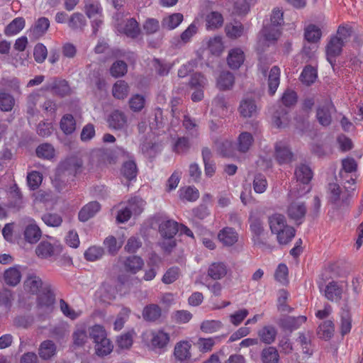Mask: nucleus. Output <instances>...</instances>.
Here are the masks:
<instances>
[{
    "label": "nucleus",
    "mask_w": 363,
    "mask_h": 363,
    "mask_svg": "<svg viewBox=\"0 0 363 363\" xmlns=\"http://www.w3.org/2000/svg\"><path fill=\"white\" fill-rule=\"evenodd\" d=\"M118 292L122 294L121 289L108 282L104 283L98 291L101 301L108 303L116 298Z\"/></svg>",
    "instance_id": "obj_21"
},
{
    "label": "nucleus",
    "mask_w": 363,
    "mask_h": 363,
    "mask_svg": "<svg viewBox=\"0 0 363 363\" xmlns=\"http://www.w3.org/2000/svg\"><path fill=\"white\" fill-rule=\"evenodd\" d=\"M101 209V205L97 201H91L84 205L79 212L78 218L82 222H86L94 217Z\"/></svg>",
    "instance_id": "obj_23"
},
{
    "label": "nucleus",
    "mask_w": 363,
    "mask_h": 363,
    "mask_svg": "<svg viewBox=\"0 0 363 363\" xmlns=\"http://www.w3.org/2000/svg\"><path fill=\"white\" fill-rule=\"evenodd\" d=\"M227 272L226 265L220 262L212 263L208 269V276L214 280L221 279L227 274Z\"/></svg>",
    "instance_id": "obj_31"
},
{
    "label": "nucleus",
    "mask_w": 363,
    "mask_h": 363,
    "mask_svg": "<svg viewBox=\"0 0 363 363\" xmlns=\"http://www.w3.org/2000/svg\"><path fill=\"white\" fill-rule=\"evenodd\" d=\"M206 45L211 54L220 55L224 50V44L222 37L214 36L206 40Z\"/></svg>",
    "instance_id": "obj_43"
},
{
    "label": "nucleus",
    "mask_w": 363,
    "mask_h": 363,
    "mask_svg": "<svg viewBox=\"0 0 363 363\" xmlns=\"http://www.w3.org/2000/svg\"><path fill=\"white\" fill-rule=\"evenodd\" d=\"M62 245L55 238L49 237L42 240L35 248V254L40 259H50L58 256L62 252Z\"/></svg>",
    "instance_id": "obj_7"
},
{
    "label": "nucleus",
    "mask_w": 363,
    "mask_h": 363,
    "mask_svg": "<svg viewBox=\"0 0 363 363\" xmlns=\"http://www.w3.org/2000/svg\"><path fill=\"white\" fill-rule=\"evenodd\" d=\"M245 55L240 48H235L229 50L227 57V63L232 69H238L244 63Z\"/></svg>",
    "instance_id": "obj_18"
},
{
    "label": "nucleus",
    "mask_w": 363,
    "mask_h": 363,
    "mask_svg": "<svg viewBox=\"0 0 363 363\" xmlns=\"http://www.w3.org/2000/svg\"><path fill=\"white\" fill-rule=\"evenodd\" d=\"M36 154L39 157L50 160L55 155V149L50 144H42L36 149Z\"/></svg>",
    "instance_id": "obj_63"
},
{
    "label": "nucleus",
    "mask_w": 363,
    "mask_h": 363,
    "mask_svg": "<svg viewBox=\"0 0 363 363\" xmlns=\"http://www.w3.org/2000/svg\"><path fill=\"white\" fill-rule=\"evenodd\" d=\"M143 340L148 347L157 354H162L167 350L170 340L169 334L162 329L146 331L142 335Z\"/></svg>",
    "instance_id": "obj_5"
},
{
    "label": "nucleus",
    "mask_w": 363,
    "mask_h": 363,
    "mask_svg": "<svg viewBox=\"0 0 363 363\" xmlns=\"http://www.w3.org/2000/svg\"><path fill=\"white\" fill-rule=\"evenodd\" d=\"M128 91V86L127 83L124 81L119 80L114 84L112 93L115 98L123 99L126 97Z\"/></svg>",
    "instance_id": "obj_52"
},
{
    "label": "nucleus",
    "mask_w": 363,
    "mask_h": 363,
    "mask_svg": "<svg viewBox=\"0 0 363 363\" xmlns=\"http://www.w3.org/2000/svg\"><path fill=\"white\" fill-rule=\"evenodd\" d=\"M334 333V324L331 320H326L319 325L318 334L320 337L330 339Z\"/></svg>",
    "instance_id": "obj_55"
},
{
    "label": "nucleus",
    "mask_w": 363,
    "mask_h": 363,
    "mask_svg": "<svg viewBox=\"0 0 363 363\" xmlns=\"http://www.w3.org/2000/svg\"><path fill=\"white\" fill-rule=\"evenodd\" d=\"M55 298L50 289L46 290L38 297V311L40 314H48L54 308Z\"/></svg>",
    "instance_id": "obj_16"
},
{
    "label": "nucleus",
    "mask_w": 363,
    "mask_h": 363,
    "mask_svg": "<svg viewBox=\"0 0 363 363\" xmlns=\"http://www.w3.org/2000/svg\"><path fill=\"white\" fill-rule=\"evenodd\" d=\"M345 190H342L337 184L331 183L328 189V198L330 203L337 208L347 206L348 201L352 196V192L355 190V180L350 177L346 181Z\"/></svg>",
    "instance_id": "obj_3"
},
{
    "label": "nucleus",
    "mask_w": 363,
    "mask_h": 363,
    "mask_svg": "<svg viewBox=\"0 0 363 363\" xmlns=\"http://www.w3.org/2000/svg\"><path fill=\"white\" fill-rule=\"evenodd\" d=\"M135 335L136 333L134 330H130L121 334L116 340L118 347L122 350L130 348L133 343V338Z\"/></svg>",
    "instance_id": "obj_41"
},
{
    "label": "nucleus",
    "mask_w": 363,
    "mask_h": 363,
    "mask_svg": "<svg viewBox=\"0 0 363 363\" xmlns=\"http://www.w3.org/2000/svg\"><path fill=\"white\" fill-rule=\"evenodd\" d=\"M227 102L224 96L218 95L212 101V113L216 116L223 117L227 113Z\"/></svg>",
    "instance_id": "obj_35"
},
{
    "label": "nucleus",
    "mask_w": 363,
    "mask_h": 363,
    "mask_svg": "<svg viewBox=\"0 0 363 363\" xmlns=\"http://www.w3.org/2000/svg\"><path fill=\"white\" fill-rule=\"evenodd\" d=\"M335 37L345 45L351 39H354L356 35L351 26L342 25L339 26Z\"/></svg>",
    "instance_id": "obj_34"
},
{
    "label": "nucleus",
    "mask_w": 363,
    "mask_h": 363,
    "mask_svg": "<svg viewBox=\"0 0 363 363\" xmlns=\"http://www.w3.org/2000/svg\"><path fill=\"white\" fill-rule=\"evenodd\" d=\"M191 342L182 340L176 343L174 348V356L179 363H190L191 360Z\"/></svg>",
    "instance_id": "obj_13"
},
{
    "label": "nucleus",
    "mask_w": 363,
    "mask_h": 363,
    "mask_svg": "<svg viewBox=\"0 0 363 363\" xmlns=\"http://www.w3.org/2000/svg\"><path fill=\"white\" fill-rule=\"evenodd\" d=\"M4 279L7 285L15 286L21 279V272L19 266H14L6 269L4 274Z\"/></svg>",
    "instance_id": "obj_29"
},
{
    "label": "nucleus",
    "mask_w": 363,
    "mask_h": 363,
    "mask_svg": "<svg viewBox=\"0 0 363 363\" xmlns=\"http://www.w3.org/2000/svg\"><path fill=\"white\" fill-rule=\"evenodd\" d=\"M251 6L250 0H235L233 3V12L238 16L247 14Z\"/></svg>",
    "instance_id": "obj_59"
},
{
    "label": "nucleus",
    "mask_w": 363,
    "mask_h": 363,
    "mask_svg": "<svg viewBox=\"0 0 363 363\" xmlns=\"http://www.w3.org/2000/svg\"><path fill=\"white\" fill-rule=\"evenodd\" d=\"M43 89L52 91L54 94L62 96L67 95L70 91L69 86L65 80L57 79H52L43 87Z\"/></svg>",
    "instance_id": "obj_19"
},
{
    "label": "nucleus",
    "mask_w": 363,
    "mask_h": 363,
    "mask_svg": "<svg viewBox=\"0 0 363 363\" xmlns=\"http://www.w3.org/2000/svg\"><path fill=\"white\" fill-rule=\"evenodd\" d=\"M126 123L125 116L123 113L118 111L112 112L108 118L109 127L115 130L123 129L125 127Z\"/></svg>",
    "instance_id": "obj_28"
},
{
    "label": "nucleus",
    "mask_w": 363,
    "mask_h": 363,
    "mask_svg": "<svg viewBox=\"0 0 363 363\" xmlns=\"http://www.w3.org/2000/svg\"><path fill=\"white\" fill-rule=\"evenodd\" d=\"M238 111L243 118H252L257 114L258 108L252 99L246 97L241 100Z\"/></svg>",
    "instance_id": "obj_17"
},
{
    "label": "nucleus",
    "mask_w": 363,
    "mask_h": 363,
    "mask_svg": "<svg viewBox=\"0 0 363 363\" xmlns=\"http://www.w3.org/2000/svg\"><path fill=\"white\" fill-rule=\"evenodd\" d=\"M253 142L254 138L251 133L242 132L238 137L236 148L240 152L245 153L249 151Z\"/></svg>",
    "instance_id": "obj_27"
},
{
    "label": "nucleus",
    "mask_w": 363,
    "mask_h": 363,
    "mask_svg": "<svg viewBox=\"0 0 363 363\" xmlns=\"http://www.w3.org/2000/svg\"><path fill=\"white\" fill-rule=\"evenodd\" d=\"M342 294V289L339 287L338 284L335 282L329 283L325 289V297L330 301H337L340 298Z\"/></svg>",
    "instance_id": "obj_50"
},
{
    "label": "nucleus",
    "mask_w": 363,
    "mask_h": 363,
    "mask_svg": "<svg viewBox=\"0 0 363 363\" xmlns=\"http://www.w3.org/2000/svg\"><path fill=\"white\" fill-rule=\"evenodd\" d=\"M13 97L6 92L0 93V110L2 111H11L14 106Z\"/></svg>",
    "instance_id": "obj_60"
},
{
    "label": "nucleus",
    "mask_w": 363,
    "mask_h": 363,
    "mask_svg": "<svg viewBox=\"0 0 363 363\" xmlns=\"http://www.w3.org/2000/svg\"><path fill=\"white\" fill-rule=\"evenodd\" d=\"M300 77L301 81L303 84L310 85L311 84L313 83L317 78L316 69L311 66H307L301 72Z\"/></svg>",
    "instance_id": "obj_56"
},
{
    "label": "nucleus",
    "mask_w": 363,
    "mask_h": 363,
    "mask_svg": "<svg viewBox=\"0 0 363 363\" xmlns=\"http://www.w3.org/2000/svg\"><path fill=\"white\" fill-rule=\"evenodd\" d=\"M161 314V308L156 304L147 305L143 311V317L147 321H155L160 318Z\"/></svg>",
    "instance_id": "obj_40"
},
{
    "label": "nucleus",
    "mask_w": 363,
    "mask_h": 363,
    "mask_svg": "<svg viewBox=\"0 0 363 363\" xmlns=\"http://www.w3.org/2000/svg\"><path fill=\"white\" fill-rule=\"evenodd\" d=\"M286 214L291 220L301 223L306 213V207L303 202L295 200L289 202L286 210Z\"/></svg>",
    "instance_id": "obj_12"
},
{
    "label": "nucleus",
    "mask_w": 363,
    "mask_h": 363,
    "mask_svg": "<svg viewBox=\"0 0 363 363\" xmlns=\"http://www.w3.org/2000/svg\"><path fill=\"white\" fill-rule=\"evenodd\" d=\"M247 30L244 26L239 22L228 24L225 26V33L228 38L236 39L244 35Z\"/></svg>",
    "instance_id": "obj_38"
},
{
    "label": "nucleus",
    "mask_w": 363,
    "mask_h": 363,
    "mask_svg": "<svg viewBox=\"0 0 363 363\" xmlns=\"http://www.w3.org/2000/svg\"><path fill=\"white\" fill-rule=\"evenodd\" d=\"M25 25V19L22 17H17L6 26L4 34L6 36L16 35L24 28Z\"/></svg>",
    "instance_id": "obj_32"
},
{
    "label": "nucleus",
    "mask_w": 363,
    "mask_h": 363,
    "mask_svg": "<svg viewBox=\"0 0 363 363\" xmlns=\"http://www.w3.org/2000/svg\"><path fill=\"white\" fill-rule=\"evenodd\" d=\"M25 290L33 294L43 293L50 289V285L43 283L42 279L34 274H29L24 281Z\"/></svg>",
    "instance_id": "obj_14"
},
{
    "label": "nucleus",
    "mask_w": 363,
    "mask_h": 363,
    "mask_svg": "<svg viewBox=\"0 0 363 363\" xmlns=\"http://www.w3.org/2000/svg\"><path fill=\"white\" fill-rule=\"evenodd\" d=\"M279 353L275 347H269L262 350V361L263 363H277Z\"/></svg>",
    "instance_id": "obj_53"
},
{
    "label": "nucleus",
    "mask_w": 363,
    "mask_h": 363,
    "mask_svg": "<svg viewBox=\"0 0 363 363\" xmlns=\"http://www.w3.org/2000/svg\"><path fill=\"white\" fill-rule=\"evenodd\" d=\"M49 26V20L47 18L42 17L36 21L30 32L35 38H39L45 33Z\"/></svg>",
    "instance_id": "obj_44"
},
{
    "label": "nucleus",
    "mask_w": 363,
    "mask_h": 363,
    "mask_svg": "<svg viewBox=\"0 0 363 363\" xmlns=\"http://www.w3.org/2000/svg\"><path fill=\"white\" fill-rule=\"evenodd\" d=\"M345 45L341 43L337 38L332 37L326 47L327 60L331 65L335 62V58L339 55Z\"/></svg>",
    "instance_id": "obj_22"
},
{
    "label": "nucleus",
    "mask_w": 363,
    "mask_h": 363,
    "mask_svg": "<svg viewBox=\"0 0 363 363\" xmlns=\"http://www.w3.org/2000/svg\"><path fill=\"white\" fill-rule=\"evenodd\" d=\"M306 321V317L299 315L298 317L289 316L282 321L283 326L291 330H296Z\"/></svg>",
    "instance_id": "obj_48"
},
{
    "label": "nucleus",
    "mask_w": 363,
    "mask_h": 363,
    "mask_svg": "<svg viewBox=\"0 0 363 363\" xmlns=\"http://www.w3.org/2000/svg\"><path fill=\"white\" fill-rule=\"evenodd\" d=\"M223 328V323L218 320H206L200 325L202 332L211 334L219 331Z\"/></svg>",
    "instance_id": "obj_45"
},
{
    "label": "nucleus",
    "mask_w": 363,
    "mask_h": 363,
    "mask_svg": "<svg viewBox=\"0 0 363 363\" xmlns=\"http://www.w3.org/2000/svg\"><path fill=\"white\" fill-rule=\"evenodd\" d=\"M206 29L213 30L223 26V16L217 11H211L206 16Z\"/></svg>",
    "instance_id": "obj_36"
},
{
    "label": "nucleus",
    "mask_w": 363,
    "mask_h": 363,
    "mask_svg": "<svg viewBox=\"0 0 363 363\" xmlns=\"http://www.w3.org/2000/svg\"><path fill=\"white\" fill-rule=\"evenodd\" d=\"M218 240L225 246H232L238 240V233L230 227H225L218 233Z\"/></svg>",
    "instance_id": "obj_20"
},
{
    "label": "nucleus",
    "mask_w": 363,
    "mask_h": 363,
    "mask_svg": "<svg viewBox=\"0 0 363 363\" xmlns=\"http://www.w3.org/2000/svg\"><path fill=\"white\" fill-rule=\"evenodd\" d=\"M280 82V69L277 67L274 66L270 72L268 77V86H269V91L271 95H273Z\"/></svg>",
    "instance_id": "obj_39"
},
{
    "label": "nucleus",
    "mask_w": 363,
    "mask_h": 363,
    "mask_svg": "<svg viewBox=\"0 0 363 363\" xmlns=\"http://www.w3.org/2000/svg\"><path fill=\"white\" fill-rule=\"evenodd\" d=\"M178 230V223L174 220H167L160 223L159 232L163 238L160 245L165 251H170L175 246L174 236Z\"/></svg>",
    "instance_id": "obj_8"
},
{
    "label": "nucleus",
    "mask_w": 363,
    "mask_h": 363,
    "mask_svg": "<svg viewBox=\"0 0 363 363\" xmlns=\"http://www.w3.org/2000/svg\"><path fill=\"white\" fill-rule=\"evenodd\" d=\"M178 193L179 196L182 200H186L191 202L196 201L199 197V190L192 186L181 188Z\"/></svg>",
    "instance_id": "obj_46"
},
{
    "label": "nucleus",
    "mask_w": 363,
    "mask_h": 363,
    "mask_svg": "<svg viewBox=\"0 0 363 363\" xmlns=\"http://www.w3.org/2000/svg\"><path fill=\"white\" fill-rule=\"evenodd\" d=\"M68 26L73 30L82 29L86 25L84 16L80 13H74L67 21Z\"/></svg>",
    "instance_id": "obj_57"
},
{
    "label": "nucleus",
    "mask_w": 363,
    "mask_h": 363,
    "mask_svg": "<svg viewBox=\"0 0 363 363\" xmlns=\"http://www.w3.org/2000/svg\"><path fill=\"white\" fill-rule=\"evenodd\" d=\"M274 148L276 159L280 164H287L292 161L293 154L287 142L279 141L275 144Z\"/></svg>",
    "instance_id": "obj_15"
},
{
    "label": "nucleus",
    "mask_w": 363,
    "mask_h": 363,
    "mask_svg": "<svg viewBox=\"0 0 363 363\" xmlns=\"http://www.w3.org/2000/svg\"><path fill=\"white\" fill-rule=\"evenodd\" d=\"M225 335H218L211 337H200L198 339L196 345L201 352H208L212 350L213 346L220 342Z\"/></svg>",
    "instance_id": "obj_26"
},
{
    "label": "nucleus",
    "mask_w": 363,
    "mask_h": 363,
    "mask_svg": "<svg viewBox=\"0 0 363 363\" xmlns=\"http://www.w3.org/2000/svg\"><path fill=\"white\" fill-rule=\"evenodd\" d=\"M321 30L318 26L311 24L305 28V39L309 43H316L321 38Z\"/></svg>",
    "instance_id": "obj_47"
},
{
    "label": "nucleus",
    "mask_w": 363,
    "mask_h": 363,
    "mask_svg": "<svg viewBox=\"0 0 363 363\" xmlns=\"http://www.w3.org/2000/svg\"><path fill=\"white\" fill-rule=\"evenodd\" d=\"M258 335L262 342L271 344L275 340L277 331L274 327L266 326L259 331Z\"/></svg>",
    "instance_id": "obj_54"
},
{
    "label": "nucleus",
    "mask_w": 363,
    "mask_h": 363,
    "mask_svg": "<svg viewBox=\"0 0 363 363\" xmlns=\"http://www.w3.org/2000/svg\"><path fill=\"white\" fill-rule=\"evenodd\" d=\"M123 18V15L121 13H117L113 16L114 24L117 30L130 38H133L137 37L140 33V28L137 21L134 18H130L128 19L123 25L121 22Z\"/></svg>",
    "instance_id": "obj_9"
},
{
    "label": "nucleus",
    "mask_w": 363,
    "mask_h": 363,
    "mask_svg": "<svg viewBox=\"0 0 363 363\" xmlns=\"http://www.w3.org/2000/svg\"><path fill=\"white\" fill-rule=\"evenodd\" d=\"M123 240L118 242L116 238L113 236H108L104 241V246L108 250V253L111 255L116 254L123 245Z\"/></svg>",
    "instance_id": "obj_58"
},
{
    "label": "nucleus",
    "mask_w": 363,
    "mask_h": 363,
    "mask_svg": "<svg viewBox=\"0 0 363 363\" xmlns=\"http://www.w3.org/2000/svg\"><path fill=\"white\" fill-rule=\"evenodd\" d=\"M57 347L52 340L43 341L38 350V354L41 359L44 360L50 359L56 354Z\"/></svg>",
    "instance_id": "obj_30"
},
{
    "label": "nucleus",
    "mask_w": 363,
    "mask_h": 363,
    "mask_svg": "<svg viewBox=\"0 0 363 363\" xmlns=\"http://www.w3.org/2000/svg\"><path fill=\"white\" fill-rule=\"evenodd\" d=\"M283 12L274 9L270 17V22L264 23L258 37V46L262 48L274 43L281 35V26L283 23Z\"/></svg>",
    "instance_id": "obj_1"
},
{
    "label": "nucleus",
    "mask_w": 363,
    "mask_h": 363,
    "mask_svg": "<svg viewBox=\"0 0 363 363\" xmlns=\"http://www.w3.org/2000/svg\"><path fill=\"white\" fill-rule=\"evenodd\" d=\"M251 232L255 236H259L264 231L261 216L257 212H251L249 218Z\"/></svg>",
    "instance_id": "obj_33"
},
{
    "label": "nucleus",
    "mask_w": 363,
    "mask_h": 363,
    "mask_svg": "<svg viewBox=\"0 0 363 363\" xmlns=\"http://www.w3.org/2000/svg\"><path fill=\"white\" fill-rule=\"evenodd\" d=\"M90 337L94 343L95 353L99 357L109 354L113 348L111 340L107 337V334L103 326L95 325L89 330Z\"/></svg>",
    "instance_id": "obj_6"
},
{
    "label": "nucleus",
    "mask_w": 363,
    "mask_h": 363,
    "mask_svg": "<svg viewBox=\"0 0 363 363\" xmlns=\"http://www.w3.org/2000/svg\"><path fill=\"white\" fill-rule=\"evenodd\" d=\"M183 21V15L179 13H172L163 18L162 26L167 30L177 28Z\"/></svg>",
    "instance_id": "obj_37"
},
{
    "label": "nucleus",
    "mask_w": 363,
    "mask_h": 363,
    "mask_svg": "<svg viewBox=\"0 0 363 363\" xmlns=\"http://www.w3.org/2000/svg\"><path fill=\"white\" fill-rule=\"evenodd\" d=\"M217 149L223 156L233 157L234 155V147L232 141L223 140L216 144Z\"/></svg>",
    "instance_id": "obj_61"
},
{
    "label": "nucleus",
    "mask_w": 363,
    "mask_h": 363,
    "mask_svg": "<svg viewBox=\"0 0 363 363\" xmlns=\"http://www.w3.org/2000/svg\"><path fill=\"white\" fill-rule=\"evenodd\" d=\"M235 84V77L229 71L222 72L216 78V86L221 91L233 89Z\"/></svg>",
    "instance_id": "obj_25"
},
{
    "label": "nucleus",
    "mask_w": 363,
    "mask_h": 363,
    "mask_svg": "<svg viewBox=\"0 0 363 363\" xmlns=\"http://www.w3.org/2000/svg\"><path fill=\"white\" fill-rule=\"evenodd\" d=\"M295 177L296 184L289 193L291 200L301 197L310 191L309 182L313 177V172L308 166L301 164L295 170Z\"/></svg>",
    "instance_id": "obj_4"
},
{
    "label": "nucleus",
    "mask_w": 363,
    "mask_h": 363,
    "mask_svg": "<svg viewBox=\"0 0 363 363\" xmlns=\"http://www.w3.org/2000/svg\"><path fill=\"white\" fill-rule=\"evenodd\" d=\"M143 260L138 256H130L124 261L125 269L132 274L137 273L143 268Z\"/></svg>",
    "instance_id": "obj_42"
},
{
    "label": "nucleus",
    "mask_w": 363,
    "mask_h": 363,
    "mask_svg": "<svg viewBox=\"0 0 363 363\" xmlns=\"http://www.w3.org/2000/svg\"><path fill=\"white\" fill-rule=\"evenodd\" d=\"M122 174L128 180L135 179L137 174L135 163L132 160L125 162L122 168Z\"/></svg>",
    "instance_id": "obj_64"
},
{
    "label": "nucleus",
    "mask_w": 363,
    "mask_h": 363,
    "mask_svg": "<svg viewBox=\"0 0 363 363\" xmlns=\"http://www.w3.org/2000/svg\"><path fill=\"white\" fill-rule=\"evenodd\" d=\"M104 254V250L100 246H91L84 252V257L87 261L94 262L101 259Z\"/></svg>",
    "instance_id": "obj_49"
},
{
    "label": "nucleus",
    "mask_w": 363,
    "mask_h": 363,
    "mask_svg": "<svg viewBox=\"0 0 363 363\" xmlns=\"http://www.w3.org/2000/svg\"><path fill=\"white\" fill-rule=\"evenodd\" d=\"M145 201L138 197H134L129 200L126 207L130 208L131 215H139L143 209Z\"/></svg>",
    "instance_id": "obj_62"
},
{
    "label": "nucleus",
    "mask_w": 363,
    "mask_h": 363,
    "mask_svg": "<svg viewBox=\"0 0 363 363\" xmlns=\"http://www.w3.org/2000/svg\"><path fill=\"white\" fill-rule=\"evenodd\" d=\"M60 128L65 134L72 133L76 128L74 117L70 114L65 115L60 121Z\"/></svg>",
    "instance_id": "obj_51"
},
{
    "label": "nucleus",
    "mask_w": 363,
    "mask_h": 363,
    "mask_svg": "<svg viewBox=\"0 0 363 363\" xmlns=\"http://www.w3.org/2000/svg\"><path fill=\"white\" fill-rule=\"evenodd\" d=\"M86 16L91 19L93 32L96 33L103 22L101 8L97 1H88L85 4Z\"/></svg>",
    "instance_id": "obj_10"
},
{
    "label": "nucleus",
    "mask_w": 363,
    "mask_h": 363,
    "mask_svg": "<svg viewBox=\"0 0 363 363\" xmlns=\"http://www.w3.org/2000/svg\"><path fill=\"white\" fill-rule=\"evenodd\" d=\"M334 107L330 101H325L320 106L317 110V119L322 125H328L331 122V113Z\"/></svg>",
    "instance_id": "obj_24"
},
{
    "label": "nucleus",
    "mask_w": 363,
    "mask_h": 363,
    "mask_svg": "<svg viewBox=\"0 0 363 363\" xmlns=\"http://www.w3.org/2000/svg\"><path fill=\"white\" fill-rule=\"evenodd\" d=\"M23 225H25L23 232L25 240L30 244L36 243L40 239L42 232L35 220L26 218L23 220Z\"/></svg>",
    "instance_id": "obj_11"
},
{
    "label": "nucleus",
    "mask_w": 363,
    "mask_h": 363,
    "mask_svg": "<svg viewBox=\"0 0 363 363\" xmlns=\"http://www.w3.org/2000/svg\"><path fill=\"white\" fill-rule=\"evenodd\" d=\"M268 222L272 233L276 235L279 244L286 245L294 237L295 230L287 224L284 215L274 213L269 217Z\"/></svg>",
    "instance_id": "obj_2"
}]
</instances>
